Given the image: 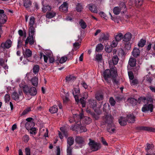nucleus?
I'll return each mask as SVG.
<instances>
[{
    "label": "nucleus",
    "mask_w": 155,
    "mask_h": 155,
    "mask_svg": "<svg viewBox=\"0 0 155 155\" xmlns=\"http://www.w3.org/2000/svg\"><path fill=\"white\" fill-rule=\"evenodd\" d=\"M129 102L133 104V106H135L137 103L139 104L144 103L143 107H153L152 104L153 102L152 99L151 98L147 99L145 97H141L138 98L137 100L134 98L131 97L129 98L128 100Z\"/></svg>",
    "instance_id": "nucleus-1"
},
{
    "label": "nucleus",
    "mask_w": 155,
    "mask_h": 155,
    "mask_svg": "<svg viewBox=\"0 0 155 155\" xmlns=\"http://www.w3.org/2000/svg\"><path fill=\"white\" fill-rule=\"evenodd\" d=\"M113 117L110 115H106L104 120L108 124L107 130L110 133H113L115 130V127L113 123Z\"/></svg>",
    "instance_id": "nucleus-2"
},
{
    "label": "nucleus",
    "mask_w": 155,
    "mask_h": 155,
    "mask_svg": "<svg viewBox=\"0 0 155 155\" xmlns=\"http://www.w3.org/2000/svg\"><path fill=\"white\" fill-rule=\"evenodd\" d=\"M110 70L108 69L105 70L104 75V78L105 80L108 82V78H115L117 75L116 68H110Z\"/></svg>",
    "instance_id": "nucleus-3"
},
{
    "label": "nucleus",
    "mask_w": 155,
    "mask_h": 155,
    "mask_svg": "<svg viewBox=\"0 0 155 155\" xmlns=\"http://www.w3.org/2000/svg\"><path fill=\"white\" fill-rule=\"evenodd\" d=\"M73 118L76 123H78L79 121H84L83 123L86 124H88L91 122V119L87 117H84L82 113L79 115L76 114L74 115Z\"/></svg>",
    "instance_id": "nucleus-4"
},
{
    "label": "nucleus",
    "mask_w": 155,
    "mask_h": 155,
    "mask_svg": "<svg viewBox=\"0 0 155 155\" xmlns=\"http://www.w3.org/2000/svg\"><path fill=\"white\" fill-rule=\"evenodd\" d=\"M35 18L33 16L30 17L29 22V28L28 31H30L32 33H33L34 31H35Z\"/></svg>",
    "instance_id": "nucleus-5"
},
{
    "label": "nucleus",
    "mask_w": 155,
    "mask_h": 155,
    "mask_svg": "<svg viewBox=\"0 0 155 155\" xmlns=\"http://www.w3.org/2000/svg\"><path fill=\"white\" fill-rule=\"evenodd\" d=\"M89 142L88 143L90 148L93 151H96L99 149L101 147L100 144L95 142L94 140L89 139Z\"/></svg>",
    "instance_id": "nucleus-6"
},
{
    "label": "nucleus",
    "mask_w": 155,
    "mask_h": 155,
    "mask_svg": "<svg viewBox=\"0 0 155 155\" xmlns=\"http://www.w3.org/2000/svg\"><path fill=\"white\" fill-rule=\"evenodd\" d=\"M12 42L9 39H7L5 42H2L0 46V50H4L10 48L12 45Z\"/></svg>",
    "instance_id": "nucleus-7"
},
{
    "label": "nucleus",
    "mask_w": 155,
    "mask_h": 155,
    "mask_svg": "<svg viewBox=\"0 0 155 155\" xmlns=\"http://www.w3.org/2000/svg\"><path fill=\"white\" fill-rule=\"evenodd\" d=\"M119 58L117 55H114L111 61H109V64L110 68H116L115 65L117 64Z\"/></svg>",
    "instance_id": "nucleus-8"
},
{
    "label": "nucleus",
    "mask_w": 155,
    "mask_h": 155,
    "mask_svg": "<svg viewBox=\"0 0 155 155\" xmlns=\"http://www.w3.org/2000/svg\"><path fill=\"white\" fill-rule=\"evenodd\" d=\"M12 97L13 99L17 101L22 100L23 97L22 92L19 91L18 94L17 92H14L12 95Z\"/></svg>",
    "instance_id": "nucleus-9"
},
{
    "label": "nucleus",
    "mask_w": 155,
    "mask_h": 155,
    "mask_svg": "<svg viewBox=\"0 0 155 155\" xmlns=\"http://www.w3.org/2000/svg\"><path fill=\"white\" fill-rule=\"evenodd\" d=\"M26 120L27 122L25 124V127L26 129L28 130L33 127L35 125V123L33 121L32 118H28L26 119Z\"/></svg>",
    "instance_id": "nucleus-10"
},
{
    "label": "nucleus",
    "mask_w": 155,
    "mask_h": 155,
    "mask_svg": "<svg viewBox=\"0 0 155 155\" xmlns=\"http://www.w3.org/2000/svg\"><path fill=\"white\" fill-rule=\"evenodd\" d=\"M63 93H64V95L61 94V96L63 100V104H66L69 103L70 101V99L69 98V94L68 92L65 93L64 90H63Z\"/></svg>",
    "instance_id": "nucleus-11"
},
{
    "label": "nucleus",
    "mask_w": 155,
    "mask_h": 155,
    "mask_svg": "<svg viewBox=\"0 0 155 155\" xmlns=\"http://www.w3.org/2000/svg\"><path fill=\"white\" fill-rule=\"evenodd\" d=\"M77 143L76 146L78 147H81L84 144V139L80 137H77L75 139Z\"/></svg>",
    "instance_id": "nucleus-12"
},
{
    "label": "nucleus",
    "mask_w": 155,
    "mask_h": 155,
    "mask_svg": "<svg viewBox=\"0 0 155 155\" xmlns=\"http://www.w3.org/2000/svg\"><path fill=\"white\" fill-rule=\"evenodd\" d=\"M77 124L74 125V127H72V129L73 130L77 131L79 128H80V132H85L87 131V129L84 127L80 125L79 124Z\"/></svg>",
    "instance_id": "nucleus-13"
},
{
    "label": "nucleus",
    "mask_w": 155,
    "mask_h": 155,
    "mask_svg": "<svg viewBox=\"0 0 155 155\" xmlns=\"http://www.w3.org/2000/svg\"><path fill=\"white\" fill-rule=\"evenodd\" d=\"M109 35L108 33H103L99 38V41L100 42H103L104 41H107L109 39Z\"/></svg>",
    "instance_id": "nucleus-14"
},
{
    "label": "nucleus",
    "mask_w": 155,
    "mask_h": 155,
    "mask_svg": "<svg viewBox=\"0 0 155 155\" xmlns=\"http://www.w3.org/2000/svg\"><path fill=\"white\" fill-rule=\"evenodd\" d=\"M68 4L66 2H64L59 7V9L61 12H66L68 10Z\"/></svg>",
    "instance_id": "nucleus-15"
},
{
    "label": "nucleus",
    "mask_w": 155,
    "mask_h": 155,
    "mask_svg": "<svg viewBox=\"0 0 155 155\" xmlns=\"http://www.w3.org/2000/svg\"><path fill=\"white\" fill-rule=\"evenodd\" d=\"M23 6L28 10L30 9L32 5L31 0H23Z\"/></svg>",
    "instance_id": "nucleus-16"
},
{
    "label": "nucleus",
    "mask_w": 155,
    "mask_h": 155,
    "mask_svg": "<svg viewBox=\"0 0 155 155\" xmlns=\"http://www.w3.org/2000/svg\"><path fill=\"white\" fill-rule=\"evenodd\" d=\"M61 132L59 131L58 135L60 138L61 139H62L63 138V136L65 137H67L68 136V134L67 131H66L64 129L63 127H61L60 128Z\"/></svg>",
    "instance_id": "nucleus-17"
},
{
    "label": "nucleus",
    "mask_w": 155,
    "mask_h": 155,
    "mask_svg": "<svg viewBox=\"0 0 155 155\" xmlns=\"http://www.w3.org/2000/svg\"><path fill=\"white\" fill-rule=\"evenodd\" d=\"M89 10L93 13H98L97 7L94 5L89 4L88 5Z\"/></svg>",
    "instance_id": "nucleus-18"
},
{
    "label": "nucleus",
    "mask_w": 155,
    "mask_h": 155,
    "mask_svg": "<svg viewBox=\"0 0 155 155\" xmlns=\"http://www.w3.org/2000/svg\"><path fill=\"white\" fill-rule=\"evenodd\" d=\"M132 38V35L129 32L126 33L123 36V40L125 42H128L130 41Z\"/></svg>",
    "instance_id": "nucleus-19"
},
{
    "label": "nucleus",
    "mask_w": 155,
    "mask_h": 155,
    "mask_svg": "<svg viewBox=\"0 0 155 155\" xmlns=\"http://www.w3.org/2000/svg\"><path fill=\"white\" fill-rule=\"evenodd\" d=\"M119 8L121 11V13H124L127 11V8L125 3L123 2H121L119 4Z\"/></svg>",
    "instance_id": "nucleus-20"
},
{
    "label": "nucleus",
    "mask_w": 155,
    "mask_h": 155,
    "mask_svg": "<svg viewBox=\"0 0 155 155\" xmlns=\"http://www.w3.org/2000/svg\"><path fill=\"white\" fill-rule=\"evenodd\" d=\"M128 64L131 67H135L136 64V59L133 58H130L128 62Z\"/></svg>",
    "instance_id": "nucleus-21"
},
{
    "label": "nucleus",
    "mask_w": 155,
    "mask_h": 155,
    "mask_svg": "<svg viewBox=\"0 0 155 155\" xmlns=\"http://www.w3.org/2000/svg\"><path fill=\"white\" fill-rule=\"evenodd\" d=\"M56 12L54 11L47 12L46 15V18H51L56 16Z\"/></svg>",
    "instance_id": "nucleus-22"
},
{
    "label": "nucleus",
    "mask_w": 155,
    "mask_h": 155,
    "mask_svg": "<svg viewBox=\"0 0 155 155\" xmlns=\"http://www.w3.org/2000/svg\"><path fill=\"white\" fill-rule=\"evenodd\" d=\"M135 118L133 114H130L127 116V120L129 123H133L135 121Z\"/></svg>",
    "instance_id": "nucleus-23"
},
{
    "label": "nucleus",
    "mask_w": 155,
    "mask_h": 155,
    "mask_svg": "<svg viewBox=\"0 0 155 155\" xmlns=\"http://www.w3.org/2000/svg\"><path fill=\"white\" fill-rule=\"evenodd\" d=\"M29 31V37H28V40L30 45H32L34 43L33 36L35 34V31H34L33 33H32L30 31Z\"/></svg>",
    "instance_id": "nucleus-24"
},
{
    "label": "nucleus",
    "mask_w": 155,
    "mask_h": 155,
    "mask_svg": "<svg viewBox=\"0 0 155 155\" xmlns=\"http://www.w3.org/2000/svg\"><path fill=\"white\" fill-rule=\"evenodd\" d=\"M37 94V90L35 87H32L29 88L28 94L31 96H35Z\"/></svg>",
    "instance_id": "nucleus-25"
},
{
    "label": "nucleus",
    "mask_w": 155,
    "mask_h": 155,
    "mask_svg": "<svg viewBox=\"0 0 155 155\" xmlns=\"http://www.w3.org/2000/svg\"><path fill=\"white\" fill-rule=\"evenodd\" d=\"M32 54V51L29 49H27L23 53L24 57L27 58L31 57Z\"/></svg>",
    "instance_id": "nucleus-26"
},
{
    "label": "nucleus",
    "mask_w": 155,
    "mask_h": 155,
    "mask_svg": "<svg viewBox=\"0 0 155 155\" xmlns=\"http://www.w3.org/2000/svg\"><path fill=\"white\" fill-rule=\"evenodd\" d=\"M7 17L5 14H0V23L4 24L7 21Z\"/></svg>",
    "instance_id": "nucleus-27"
},
{
    "label": "nucleus",
    "mask_w": 155,
    "mask_h": 155,
    "mask_svg": "<svg viewBox=\"0 0 155 155\" xmlns=\"http://www.w3.org/2000/svg\"><path fill=\"white\" fill-rule=\"evenodd\" d=\"M132 53L134 57L137 58L140 55V51L138 48H134L132 52Z\"/></svg>",
    "instance_id": "nucleus-28"
},
{
    "label": "nucleus",
    "mask_w": 155,
    "mask_h": 155,
    "mask_svg": "<svg viewBox=\"0 0 155 155\" xmlns=\"http://www.w3.org/2000/svg\"><path fill=\"white\" fill-rule=\"evenodd\" d=\"M95 97L97 100L101 101L104 99V95L102 93L98 92L96 94Z\"/></svg>",
    "instance_id": "nucleus-29"
},
{
    "label": "nucleus",
    "mask_w": 155,
    "mask_h": 155,
    "mask_svg": "<svg viewBox=\"0 0 155 155\" xmlns=\"http://www.w3.org/2000/svg\"><path fill=\"white\" fill-rule=\"evenodd\" d=\"M42 5L43 7L42 9V11L44 13H45L46 12H48L51 11V6L47 5H44L43 4Z\"/></svg>",
    "instance_id": "nucleus-30"
},
{
    "label": "nucleus",
    "mask_w": 155,
    "mask_h": 155,
    "mask_svg": "<svg viewBox=\"0 0 155 155\" xmlns=\"http://www.w3.org/2000/svg\"><path fill=\"white\" fill-rule=\"evenodd\" d=\"M140 129L149 132H155V128L152 127L143 126L141 127Z\"/></svg>",
    "instance_id": "nucleus-31"
},
{
    "label": "nucleus",
    "mask_w": 155,
    "mask_h": 155,
    "mask_svg": "<svg viewBox=\"0 0 155 155\" xmlns=\"http://www.w3.org/2000/svg\"><path fill=\"white\" fill-rule=\"evenodd\" d=\"M76 5V10L78 12H81L83 9L82 5L80 3H77Z\"/></svg>",
    "instance_id": "nucleus-32"
},
{
    "label": "nucleus",
    "mask_w": 155,
    "mask_h": 155,
    "mask_svg": "<svg viewBox=\"0 0 155 155\" xmlns=\"http://www.w3.org/2000/svg\"><path fill=\"white\" fill-rule=\"evenodd\" d=\"M119 123L121 126H124L127 124V121L124 118L121 117L119 119Z\"/></svg>",
    "instance_id": "nucleus-33"
},
{
    "label": "nucleus",
    "mask_w": 155,
    "mask_h": 155,
    "mask_svg": "<svg viewBox=\"0 0 155 155\" xmlns=\"http://www.w3.org/2000/svg\"><path fill=\"white\" fill-rule=\"evenodd\" d=\"M38 78L35 77L31 78V81L32 85L35 86H37L38 84Z\"/></svg>",
    "instance_id": "nucleus-34"
},
{
    "label": "nucleus",
    "mask_w": 155,
    "mask_h": 155,
    "mask_svg": "<svg viewBox=\"0 0 155 155\" xmlns=\"http://www.w3.org/2000/svg\"><path fill=\"white\" fill-rule=\"evenodd\" d=\"M146 42V41L145 39H141L138 43V46L139 47H143L144 46Z\"/></svg>",
    "instance_id": "nucleus-35"
},
{
    "label": "nucleus",
    "mask_w": 155,
    "mask_h": 155,
    "mask_svg": "<svg viewBox=\"0 0 155 155\" xmlns=\"http://www.w3.org/2000/svg\"><path fill=\"white\" fill-rule=\"evenodd\" d=\"M33 107H28L25 109L21 114V116H22L28 114L30 111H32L33 110Z\"/></svg>",
    "instance_id": "nucleus-36"
},
{
    "label": "nucleus",
    "mask_w": 155,
    "mask_h": 155,
    "mask_svg": "<svg viewBox=\"0 0 155 155\" xmlns=\"http://www.w3.org/2000/svg\"><path fill=\"white\" fill-rule=\"evenodd\" d=\"M67 144L68 147H71L74 143V139L72 137H69L67 139Z\"/></svg>",
    "instance_id": "nucleus-37"
},
{
    "label": "nucleus",
    "mask_w": 155,
    "mask_h": 155,
    "mask_svg": "<svg viewBox=\"0 0 155 155\" xmlns=\"http://www.w3.org/2000/svg\"><path fill=\"white\" fill-rule=\"evenodd\" d=\"M114 37L116 40L119 41L123 38V35L121 33H120L116 35H115Z\"/></svg>",
    "instance_id": "nucleus-38"
},
{
    "label": "nucleus",
    "mask_w": 155,
    "mask_h": 155,
    "mask_svg": "<svg viewBox=\"0 0 155 155\" xmlns=\"http://www.w3.org/2000/svg\"><path fill=\"white\" fill-rule=\"evenodd\" d=\"M113 12L115 15H118L119 14L121 11L119 7L116 6L114 7L113 10Z\"/></svg>",
    "instance_id": "nucleus-39"
},
{
    "label": "nucleus",
    "mask_w": 155,
    "mask_h": 155,
    "mask_svg": "<svg viewBox=\"0 0 155 155\" xmlns=\"http://www.w3.org/2000/svg\"><path fill=\"white\" fill-rule=\"evenodd\" d=\"M103 46L101 44H99L96 46L95 51L99 52L101 51L103 49Z\"/></svg>",
    "instance_id": "nucleus-40"
},
{
    "label": "nucleus",
    "mask_w": 155,
    "mask_h": 155,
    "mask_svg": "<svg viewBox=\"0 0 155 155\" xmlns=\"http://www.w3.org/2000/svg\"><path fill=\"white\" fill-rule=\"evenodd\" d=\"M153 107H142V111L143 112L147 113L150 111V112H152L153 110Z\"/></svg>",
    "instance_id": "nucleus-41"
},
{
    "label": "nucleus",
    "mask_w": 155,
    "mask_h": 155,
    "mask_svg": "<svg viewBox=\"0 0 155 155\" xmlns=\"http://www.w3.org/2000/svg\"><path fill=\"white\" fill-rule=\"evenodd\" d=\"M72 93L73 95L80 94V90L78 86H77L74 87Z\"/></svg>",
    "instance_id": "nucleus-42"
},
{
    "label": "nucleus",
    "mask_w": 155,
    "mask_h": 155,
    "mask_svg": "<svg viewBox=\"0 0 155 155\" xmlns=\"http://www.w3.org/2000/svg\"><path fill=\"white\" fill-rule=\"evenodd\" d=\"M73 50L69 52L68 54L67 55L66 58H67L68 60H72L73 58Z\"/></svg>",
    "instance_id": "nucleus-43"
},
{
    "label": "nucleus",
    "mask_w": 155,
    "mask_h": 155,
    "mask_svg": "<svg viewBox=\"0 0 155 155\" xmlns=\"http://www.w3.org/2000/svg\"><path fill=\"white\" fill-rule=\"evenodd\" d=\"M39 66L38 65H34L33 68V72L35 74H37L39 71Z\"/></svg>",
    "instance_id": "nucleus-44"
},
{
    "label": "nucleus",
    "mask_w": 155,
    "mask_h": 155,
    "mask_svg": "<svg viewBox=\"0 0 155 155\" xmlns=\"http://www.w3.org/2000/svg\"><path fill=\"white\" fill-rule=\"evenodd\" d=\"M18 33L20 36H23L24 38H25L26 37V32L25 31L23 32L21 30H19L18 31Z\"/></svg>",
    "instance_id": "nucleus-45"
},
{
    "label": "nucleus",
    "mask_w": 155,
    "mask_h": 155,
    "mask_svg": "<svg viewBox=\"0 0 155 155\" xmlns=\"http://www.w3.org/2000/svg\"><path fill=\"white\" fill-rule=\"evenodd\" d=\"M76 79V78L74 77L72 75H69L67 76L65 78V80L67 81H70L72 80H73Z\"/></svg>",
    "instance_id": "nucleus-46"
},
{
    "label": "nucleus",
    "mask_w": 155,
    "mask_h": 155,
    "mask_svg": "<svg viewBox=\"0 0 155 155\" xmlns=\"http://www.w3.org/2000/svg\"><path fill=\"white\" fill-rule=\"evenodd\" d=\"M112 47L109 45H106L105 46V51L108 53H110L112 51Z\"/></svg>",
    "instance_id": "nucleus-47"
},
{
    "label": "nucleus",
    "mask_w": 155,
    "mask_h": 155,
    "mask_svg": "<svg viewBox=\"0 0 155 155\" xmlns=\"http://www.w3.org/2000/svg\"><path fill=\"white\" fill-rule=\"evenodd\" d=\"M37 129L35 127H33L29 130H30L29 132L31 134L35 135L37 132Z\"/></svg>",
    "instance_id": "nucleus-48"
},
{
    "label": "nucleus",
    "mask_w": 155,
    "mask_h": 155,
    "mask_svg": "<svg viewBox=\"0 0 155 155\" xmlns=\"http://www.w3.org/2000/svg\"><path fill=\"white\" fill-rule=\"evenodd\" d=\"M95 60L98 62L101 61L102 59V55L101 54H97L95 56Z\"/></svg>",
    "instance_id": "nucleus-49"
},
{
    "label": "nucleus",
    "mask_w": 155,
    "mask_h": 155,
    "mask_svg": "<svg viewBox=\"0 0 155 155\" xmlns=\"http://www.w3.org/2000/svg\"><path fill=\"white\" fill-rule=\"evenodd\" d=\"M89 102L91 107L97 106V102L96 100L91 99L89 101Z\"/></svg>",
    "instance_id": "nucleus-50"
},
{
    "label": "nucleus",
    "mask_w": 155,
    "mask_h": 155,
    "mask_svg": "<svg viewBox=\"0 0 155 155\" xmlns=\"http://www.w3.org/2000/svg\"><path fill=\"white\" fill-rule=\"evenodd\" d=\"M57 107H50L49 109V111L52 114L56 113L58 111Z\"/></svg>",
    "instance_id": "nucleus-51"
},
{
    "label": "nucleus",
    "mask_w": 155,
    "mask_h": 155,
    "mask_svg": "<svg viewBox=\"0 0 155 155\" xmlns=\"http://www.w3.org/2000/svg\"><path fill=\"white\" fill-rule=\"evenodd\" d=\"M29 90V88L26 85H24L23 87V90L24 92L26 94H28Z\"/></svg>",
    "instance_id": "nucleus-52"
},
{
    "label": "nucleus",
    "mask_w": 155,
    "mask_h": 155,
    "mask_svg": "<svg viewBox=\"0 0 155 155\" xmlns=\"http://www.w3.org/2000/svg\"><path fill=\"white\" fill-rule=\"evenodd\" d=\"M79 24L81 28L83 29L87 27V25L86 23L82 20H81V21L80 22Z\"/></svg>",
    "instance_id": "nucleus-53"
},
{
    "label": "nucleus",
    "mask_w": 155,
    "mask_h": 155,
    "mask_svg": "<svg viewBox=\"0 0 155 155\" xmlns=\"http://www.w3.org/2000/svg\"><path fill=\"white\" fill-rule=\"evenodd\" d=\"M23 40H21L20 38H19L18 40L17 48H21L22 45Z\"/></svg>",
    "instance_id": "nucleus-54"
},
{
    "label": "nucleus",
    "mask_w": 155,
    "mask_h": 155,
    "mask_svg": "<svg viewBox=\"0 0 155 155\" xmlns=\"http://www.w3.org/2000/svg\"><path fill=\"white\" fill-rule=\"evenodd\" d=\"M66 56L62 57L60 59L59 62L61 64L63 63L68 60Z\"/></svg>",
    "instance_id": "nucleus-55"
},
{
    "label": "nucleus",
    "mask_w": 155,
    "mask_h": 155,
    "mask_svg": "<svg viewBox=\"0 0 155 155\" xmlns=\"http://www.w3.org/2000/svg\"><path fill=\"white\" fill-rule=\"evenodd\" d=\"M109 102L112 106H114L116 103V101L112 97H110V98Z\"/></svg>",
    "instance_id": "nucleus-56"
},
{
    "label": "nucleus",
    "mask_w": 155,
    "mask_h": 155,
    "mask_svg": "<svg viewBox=\"0 0 155 155\" xmlns=\"http://www.w3.org/2000/svg\"><path fill=\"white\" fill-rule=\"evenodd\" d=\"M86 100L81 98L79 100V102L82 104V107H85L86 101Z\"/></svg>",
    "instance_id": "nucleus-57"
},
{
    "label": "nucleus",
    "mask_w": 155,
    "mask_h": 155,
    "mask_svg": "<svg viewBox=\"0 0 155 155\" xmlns=\"http://www.w3.org/2000/svg\"><path fill=\"white\" fill-rule=\"evenodd\" d=\"M80 44L78 42H75L73 44V47L74 49L76 50L77 49L79 48Z\"/></svg>",
    "instance_id": "nucleus-58"
},
{
    "label": "nucleus",
    "mask_w": 155,
    "mask_h": 155,
    "mask_svg": "<svg viewBox=\"0 0 155 155\" xmlns=\"http://www.w3.org/2000/svg\"><path fill=\"white\" fill-rule=\"evenodd\" d=\"M124 48L126 50H129L131 48V45L129 42H128L125 45Z\"/></svg>",
    "instance_id": "nucleus-59"
},
{
    "label": "nucleus",
    "mask_w": 155,
    "mask_h": 155,
    "mask_svg": "<svg viewBox=\"0 0 155 155\" xmlns=\"http://www.w3.org/2000/svg\"><path fill=\"white\" fill-rule=\"evenodd\" d=\"M118 41H117L116 40H113L112 42V43L111 44V46L112 48L116 47L117 46L118 44Z\"/></svg>",
    "instance_id": "nucleus-60"
},
{
    "label": "nucleus",
    "mask_w": 155,
    "mask_h": 155,
    "mask_svg": "<svg viewBox=\"0 0 155 155\" xmlns=\"http://www.w3.org/2000/svg\"><path fill=\"white\" fill-rule=\"evenodd\" d=\"M128 74L129 78L130 80H133L134 79V77L132 71H130L128 72Z\"/></svg>",
    "instance_id": "nucleus-61"
},
{
    "label": "nucleus",
    "mask_w": 155,
    "mask_h": 155,
    "mask_svg": "<svg viewBox=\"0 0 155 155\" xmlns=\"http://www.w3.org/2000/svg\"><path fill=\"white\" fill-rule=\"evenodd\" d=\"M25 151L26 155H31L30 149L29 147H26Z\"/></svg>",
    "instance_id": "nucleus-62"
},
{
    "label": "nucleus",
    "mask_w": 155,
    "mask_h": 155,
    "mask_svg": "<svg viewBox=\"0 0 155 155\" xmlns=\"http://www.w3.org/2000/svg\"><path fill=\"white\" fill-rule=\"evenodd\" d=\"M143 2V0H135V2L136 4L139 6L142 5Z\"/></svg>",
    "instance_id": "nucleus-63"
},
{
    "label": "nucleus",
    "mask_w": 155,
    "mask_h": 155,
    "mask_svg": "<svg viewBox=\"0 0 155 155\" xmlns=\"http://www.w3.org/2000/svg\"><path fill=\"white\" fill-rule=\"evenodd\" d=\"M99 15L101 17H103L104 18L107 19V16L106 14L103 12H101L99 13Z\"/></svg>",
    "instance_id": "nucleus-64"
}]
</instances>
